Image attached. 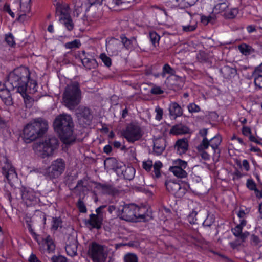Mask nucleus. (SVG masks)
Masks as SVG:
<instances>
[{
	"mask_svg": "<svg viewBox=\"0 0 262 262\" xmlns=\"http://www.w3.org/2000/svg\"><path fill=\"white\" fill-rule=\"evenodd\" d=\"M147 210L145 207H140L134 204L117 206V216L121 220L128 222H137L147 221L149 217Z\"/></svg>",
	"mask_w": 262,
	"mask_h": 262,
	"instance_id": "1",
	"label": "nucleus"
},
{
	"mask_svg": "<svg viewBox=\"0 0 262 262\" xmlns=\"http://www.w3.org/2000/svg\"><path fill=\"white\" fill-rule=\"evenodd\" d=\"M53 125L63 143L71 144L75 142L76 138L73 135L74 123L70 115L58 116L54 121Z\"/></svg>",
	"mask_w": 262,
	"mask_h": 262,
	"instance_id": "2",
	"label": "nucleus"
},
{
	"mask_svg": "<svg viewBox=\"0 0 262 262\" xmlns=\"http://www.w3.org/2000/svg\"><path fill=\"white\" fill-rule=\"evenodd\" d=\"M48 129V121L38 118L27 124L24 127L22 138L26 143H30L42 137Z\"/></svg>",
	"mask_w": 262,
	"mask_h": 262,
	"instance_id": "3",
	"label": "nucleus"
},
{
	"mask_svg": "<svg viewBox=\"0 0 262 262\" xmlns=\"http://www.w3.org/2000/svg\"><path fill=\"white\" fill-rule=\"evenodd\" d=\"M30 72L28 68L20 67L10 72L7 77V85L8 88L15 90L16 92H24L27 90Z\"/></svg>",
	"mask_w": 262,
	"mask_h": 262,
	"instance_id": "4",
	"label": "nucleus"
},
{
	"mask_svg": "<svg viewBox=\"0 0 262 262\" xmlns=\"http://www.w3.org/2000/svg\"><path fill=\"white\" fill-rule=\"evenodd\" d=\"M81 91L80 84L77 81H73L68 84L62 95L64 105L70 110H74L80 103Z\"/></svg>",
	"mask_w": 262,
	"mask_h": 262,
	"instance_id": "5",
	"label": "nucleus"
},
{
	"mask_svg": "<svg viewBox=\"0 0 262 262\" xmlns=\"http://www.w3.org/2000/svg\"><path fill=\"white\" fill-rule=\"evenodd\" d=\"M66 168V161L59 158L52 161L42 173L47 180L53 181L59 178L64 173Z\"/></svg>",
	"mask_w": 262,
	"mask_h": 262,
	"instance_id": "6",
	"label": "nucleus"
},
{
	"mask_svg": "<svg viewBox=\"0 0 262 262\" xmlns=\"http://www.w3.org/2000/svg\"><path fill=\"white\" fill-rule=\"evenodd\" d=\"M106 163L112 165L113 169L119 177L123 176L128 180H132L135 176V169L132 166L126 167L122 163H119L115 158H107L104 161V165Z\"/></svg>",
	"mask_w": 262,
	"mask_h": 262,
	"instance_id": "7",
	"label": "nucleus"
},
{
	"mask_svg": "<svg viewBox=\"0 0 262 262\" xmlns=\"http://www.w3.org/2000/svg\"><path fill=\"white\" fill-rule=\"evenodd\" d=\"M58 145V140L55 137L46 139L45 141L37 144L34 147L36 154L41 158H46L53 154Z\"/></svg>",
	"mask_w": 262,
	"mask_h": 262,
	"instance_id": "8",
	"label": "nucleus"
},
{
	"mask_svg": "<svg viewBox=\"0 0 262 262\" xmlns=\"http://www.w3.org/2000/svg\"><path fill=\"white\" fill-rule=\"evenodd\" d=\"M106 248L104 245L92 242L89 246L88 253L93 262H104L108 255Z\"/></svg>",
	"mask_w": 262,
	"mask_h": 262,
	"instance_id": "9",
	"label": "nucleus"
},
{
	"mask_svg": "<svg viewBox=\"0 0 262 262\" xmlns=\"http://www.w3.org/2000/svg\"><path fill=\"white\" fill-rule=\"evenodd\" d=\"M121 134L130 143L139 140L143 136L141 127L138 124L133 123L128 124L125 129L121 130Z\"/></svg>",
	"mask_w": 262,
	"mask_h": 262,
	"instance_id": "10",
	"label": "nucleus"
},
{
	"mask_svg": "<svg viewBox=\"0 0 262 262\" xmlns=\"http://www.w3.org/2000/svg\"><path fill=\"white\" fill-rule=\"evenodd\" d=\"M76 115L79 123L82 126L86 127L91 124L93 115L92 112L89 107L79 106L76 110Z\"/></svg>",
	"mask_w": 262,
	"mask_h": 262,
	"instance_id": "11",
	"label": "nucleus"
},
{
	"mask_svg": "<svg viewBox=\"0 0 262 262\" xmlns=\"http://www.w3.org/2000/svg\"><path fill=\"white\" fill-rule=\"evenodd\" d=\"M122 44L121 41L114 37L106 40V49L108 54L112 56L117 55L120 51Z\"/></svg>",
	"mask_w": 262,
	"mask_h": 262,
	"instance_id": "12",
	"label": "nucleus"
},
{
	"mask_svg": "<svg viewBox=\"0 0 262 262\" xmlns=\"http://www.w3.org/2000/svg\"><path fill=\"white\" fill-rule=\"evenodd\" d=\"M2 173L7 179L9 183L17 178V173L14 167L7 159H5L4 165L2 166Z\"/></svg>",
	"mask_w": 262,
	"mask_h": 262,
	"instance_id": "13",
	"label": "nucleus"
},
{
	"mask_svg": "<svg viewBox=\"0 0 262 262\" xmlns=\"http://www.w3.org/2000/svg\"><path fill=\"white\" fill-rule=\"evenodd\" d=\"M78 241L76 237L69 235L66 243L65 249L67 254L71 257L77 255Z\"/></svg>",
	"mask_w": 262,
	"mask_h": 262,
	"instance_id": "14",
	"label": "nucleus"
},
{
	"mask_svg": "<svg viewBox=\"0 0 262 262\" xmlns=\"http://www.w3.org/2000/svg\"><path fill=\"white\" fill-rule=\"evenodd\" d=\"M198 0H167L166 5L171 8L179 7L183 9L194 5Z\"/></svg>",
	"mask_w": 262,
	"mask_h": 262,
	"instance_id": "15",
	"label": "nucleus"
},
{
	"mask_svg": "<svg viewBox=\"0 0 262 262\" xmlns=\"http://www.w3.org/2000/svg\"><path fill=\"white\" fill-rule=\"evenodd\" d=\"M96 187L98 189L101 190L102 193L104 194L115 195L118 192V190L110 184L96 183Z\"/></svg>",
	"mask_w": 262,
	"mask_h": 262,
	"instance_id": "16",
	"label": "nucleus"
},
{
	"mask_svg": "<svg viewBox=\"0 0 262 262\" xmlns=\"http://www.w3.org/2000/svg\"><path fill=\"white\" fill-rule=\"evenodd\" d=\"M103 219L99 217L95 214H91L90 218L85 221V224L90 225L92 228L100 229L101 228Z\"/></svg>",
	"mask_w": 262,
	"mask_h": 262,
	"instance_id": "17",
	"label": "nucleus"
},
{
	"mask_svg": "<svg viewBox=\"0 0 262 262\" xmlns=\"http://www.w3.org/2000/svg\"><path fill=\"white\" fill-rule=\"evenodd\" d=\"M188 141L186 138L178 139L174 144V148L179 155L185 154L188 150Z\"/></svg>",
	"mask_w": 262,
	"mask_h": 262,
	"instance_id": "18",
	"label": "nucleus"
},
{
	"mask_svg": "<svg viewBox=\"0 0 262 262\" xmlns=\"http://www.w3.org/2000/svg\"><path fill=\"white\" fill-rule=\"evenodd\" d=\"M166 142L165 139L162 138L155 139L154 142V152L157 155H161L165 149Z\"/></svg>",
	"mask_w": 262,
	"mask_h": 262,
	"instance_id": "19",
	"label": "nucleus"
},
{
	"mask_svg": "<svg viewBox=\"0 0 262 262\" xmlns=\"http://www.w3.org/2000/svg\"><path fill=\"white\" fill-rule=\"evenodd\" d=\"M169 115L174 119L183 115V111L181 106L177 102H171L169 106Z\"/></svg>",
	"mask_w": 262,
	"mask_h": 262,
	"instance_id": "20",
	"label": "nucleus"
},
{
	"mask_svg": "<svg viewBox=\"0 0 262 262\" xmlns=\"http://www.w3.org/2000/svg\"><path fill=\"white\" fill-rule=\"evenodd\" d=\"M22 199L27 204H32L36 202L37 198L33 190L24 188L21 194Z\"/></svg>",
	"mask_w": 262,
	"mask_h": 262,
	"instance_id": "21",
	"label": "nucleus"
},
{
	"mask_svg": "<svg viewBox=\"0 0 262 262\" xmlns=\"http://www.w3.org/2000/svg\"><path fill=\"white\" fill-rule=\"evenodd\" d=\"M13 90L12 89L8 88L0 91V97L6 105L10 106L13 104V99L10 91Z\"/></svg>",
	"mask_w": 262,
	"mask_h": 262,
	"instance_id": "22",
	"label": "nucleus"
},
{
	"mask_svg": "<svg viewBox=\"0 0 262 262\" xmlns=\"http://www.w3.org/2000/svg\"><path fill=\"white\" fill-rule=\"evenodd\" d=\"M189 128L186 125L182 124H176L173 126L170 130V134L178 135L188 133Z\"/></svg>",
	"mask_w": 262,
	"mask_h": 262,
	"instance_id": "23",
	"label": "nucleus"
},
{
	"mask_svg": "<svg viewBox=\"0 0 262 262\" xmlns=\"http://www.w3.org/2000/svg\"><path fill=\"white\" fill-rule=\"evenodd\" d=\"M220 73L226 79H230L233 77L237 74V70L235 68L226 66L220 69Z\"/></svg>",
	"mask_w": 262,
	"mask_h": 262,
	"instance_id": "24",
	"label": "nucleus"
},
{
	"mask_svg": "<svg viewBox=\"0 0 262 262\" xmlns=\"http://www.w3.org/2000/svg\"><path fill=\"white\" fill-rule=\"evenodd\" d=\"M165 185L167 190L173 194H176L181 188V185L179 183L170 180L166 181Z\"/></svg>",
	"mask_w": 262,
	"mask_h": 262,
	"instance_id": "25",
	"label": "nucleus"
},
{
	"mask_svg": "<svg viewBox=\"0 0 262 262\" xmlns=\"http://www.w3.org/2000/svg\"><path fill=\"white\" fill-rule=\"evenodd\" d=\"M56 6V13L57 15H63L64 17L69 16V6L66 4L57 2Z\"/></svg>",
	"mask_w": 262,
	"mask_h": 262,
	"instance_id": "26",
	"label": "nucleus"
},
{
	"mask_svg": "<svg viewBox=\"0 0 262 262\" xmlns=\"http://www.w3.org/2000/svg\"><path fill=\"white\" fill-rule=\"evenodd\" d=\"M209 142L210 146L213 150V154H215L217 151L220 154V150L219 149V146L222 142V137L219 135H216L209 140Z\"/></svg>",
	"mask_w": 262,
	"mask_h": 262,
	"instance_id": "27",
	"label": "nucleus"
},
{
	"mask_svg": "<svg viewBox=\"0 0 262 262\" xmlns=\"http://www.w3.org/2000/svg\"><path fill=\"white\" fill-rule=\"evenodd\" d=\"M120 38L121 39V43L127 50L133 48L134 44L136 43V39L135 37L128 39L125 35H122Z\"/></svg>",
	"mask_w": 262,
	"mask_h": 262,
	"instance_id": "28",
	"label": "nucleus"
},
{
	"mask_svg": "<svg viewBox=\"0 0 262 262\" xmlns=\"http://www.w3.org/2000/svg\"><path fill=\"white\" fill-rule=\"evenodd\" d=\"M185 168H180L176 167H170L169 170L172 172L174 176L179 178H185L187 177V173L184 170Z\"/></svg>",
	"mask_w": 262,
	"mask_h": 262,
	"instance_id": "29",
	"label": "nucleus"
},
{
	"mask_svg": "<svg viewBox=\"0 0 262 262\" xmlns=\"http://www.w3.org/2000/svg\"><path fill=\"white\" fill-rule=\"evenodd\" d=\"M81 62L83 66L89 70L95 68L97 66L96 59L93 58L85 57L81 59Z\"/></svg>",
	"mask_w": 262,
	"mask_h": 262,
	"instance_id": "30",
	"label": "nucleus"
},
{
	"mask_svg": "<svg viewBox=\"0 0 262 262\" xmlns=\"http://www.w3.org/2000/svg\"><path fill=\"white\" fill-rule=\"evenodd\" d=\"M238 48L240 52L245 55H249L254 52L251 46L246 43L241 44L238 46Z\"/></svg>",
	"mask_w": 262,
	"mask_h": 262,
	"instance_id": "31",
	"label": "nucleus"
},
{
	"mask_svg": "<svg viewBox=\"0 0 262 262\" xmlns=\"http://www.w3.org/2000/svg\"><path fill=\"white\" fill-rule=\"evenodd\" d=\"M200 20L201 22L204 25H207L208 23L214 24L216 21V16L213 14L208 16L201 15Z\"/></svg>",
	"mask_w": 262,
	"mask_h": 262,
	"instance_id": "32",
	"label": "nucleus"
},
{
	"mask_svg": "<svg viewBox=\"0 0 262 262\" xmlns=\"http://www.w3.org/2000/svg\"><path fill=\"white\" fill-rule=\"evenodd\" d=\"M238 13V9L237 8H234L230 9L228 8L223 15L226 19H233Z\"/></svg>",
	"mask_w": 262,
	"mask_h": 262,
	"instance_id": "33",
	"label": "nucleus"
},
{
	"mask_svg": "<svg viewBox=\"0 0 262 262\" xmlns=\"http://www.w3.org/2000/svg\"><path fill=\"white\" fill-rule=\"evenodd\" d=\"M37 91V83L36 80L31 79L29 78V82L27 83L28 93L34 94Z\"/></svg>",
	"mask_w": 262,
	"mask_h": 262,
	"instance_id": "34",
	"label": "nucleus"
},
{
	"mask_svg": "<svg viewBox=\"0 0 262 262\" xmlns=\"http://www.w3.org/2000/svg\"><path fill=\"white\" fill-rule=\"evenodd\" d=\"M163 164L160 161H156L154 164L153 168L154 175L153 176L155 178L158 179L161 177V168Z\"/></svg>",
	"mask_w": 262,
	"mask_h": 262,
	"instance_id": "35",
	"label": "nucleus"
},
{
	"mask_svg": "<svg viewBox=\"0 0 262 262\" xmlns=\"http://www.w3.org/2000/svg\"><path fill=\"white\" fill-rule=\"evenodd\" d=\"M62 221L60 217H53L51 230L56 231L59 227L62 228Z\"/></svg>",
	"mask_w": 262,
	"mask_h": 262,
	"instance_id": "36",
	"label": "nucleus"
},
{
	"mask_svg": "<svg viewBox=\"0 0 262 262\" xmlns=\"http://www.w3.org/2000/svg\"><path fill=\"white\" fill-rule=\"evenodd\" d=\"M176 71L172 68L169 64L166 63L164 65L162 68V77H164L166 74L170 75H174Z\"/></svg>",
	"mask_w": 262,
	"mask_h": 262,
	"instance_id": "37",
	"label": "nucleus"
},
{
	"mask_svg": "<svg viewBox=\"0 0 262 262\" xmlns=\"http://www.w3.org/2000/svg\"><path fill=\"white\" fill-rule=\"evenodd\" d=\"M60 20H63L64 25L68 29V30L71 31L73 30L74 27V24L72 22V20L70 15L64 17V18L61 17L60 18Z\"/></svg>",
	"mask_w": 262,
	"mask_h": 262,
	"instance_id": "38",
	"label": "nucleus"
},
{
	"mask_svg": "<svg viewBox=\"0 0 262 262\" xmlns=\"http://www.w3.org/2000/svg\"><path fill=\"white\" fill-rule=\"evenodd\" d=\"M45 241L47 246L48 251L49 252H53L55 250V245L52 237L50 235H48L45 238Z\"/></svg>",
	"mask_w": 262,
	"mask_h": 262,
	"instance_id": "39",
	"label": "nucleus"
},
{
	"mask_svg": "<svg viewBox=\"0 0 262 262\" xmlns=\"http://www.w3.org/2000/svg\"><path fill=\"white\" fill-rule=\"evenodd\" d=\"M210 146L209 140L207 137L203 138L200 144L197 146V149L199 151L207 149Z\"/></svg>",
	"mask_w": 262,
	"mask_h": 262,
	"instance_id": "40",
	"label": "nucleus"
},
{
	"mask_svg": "<svg viewBox=\"0 0 262 262\" xmlns=\"http://www.w3.org/2000/svg\"><path fill=\"white\" fill-rule=\"evenodd\" d=\"M20 10L22 13L19 16L20 18L23 16H25L27 13H29L31 10L30 4L20 3Z\"/></svg>",
	"mask_w": 262,
	"mask_h": 262,
	"instance_id": "41",
	"label": "nucleus"
},
{
	"mask_svg": "<svg viewBox=\"0 0 262 262\" xmlns=\"http://www.w3.org/2000/svg\"><path fill=\"white\" fill-rule=\"evenodd\" d=\"M209 55L204 51H200L196 55L197 60L202 63L209 61Z\"/></svg>",
	"mask_w": 262,
	"mask_h": 262,
	"instance_id": "42",
	"label": "nucleus"
},
{
	"mask_svg": "<svg viewBox=\"0 0 262 262\" xmlns=\"http://www.w3.org/2000/svg\"><path fill=\"white\" fill-rule=\"evenodd\" d=\"M228 8V3L226 2H223L221 3H219L216 4L214 7V9L217 13H220L222 12H225L227 9Z\"/></svg>",
	"mask_w": 262,
	"mask_h": 262,
	"instance_id": "43",
	"label": "nucleus"
},
{
	"mask_svg": "<svg viewBox=\"0 0 262 262\" xmlns=\"http://www.w3.org/2000/svg\"><path fill=\"white\" fill-rule=\"evenodd\" d=\"M149 37L152 44L156 47V44H159L160 40V36L155 31L150 32L149 33Z\"/></svg>",
	"mask_w": 262,
	"mask_h": 262,
	"instance_id": "44",
	"label": "nucleus"
},
{
	"mask_svg": "<svg viewBox=\"0 0 262 262\" xmlns=\"http://www.w3.org/2000/svg\"><path fill=\"white\" fill-rule=\"evenodd\" d=\"M81 45L80 42L78 39H75L74 40L67 42L64 45V47L66 49H75V48H78Z\"/></svg>",
	"mask_w": 262,
	"mask_h": 262,
	"instance_id": "45",
	"label": "nucleus"
},
{
	"mask_svg": "<svg viewBox=\"0 0 262 262\" xmlns=\"http://www.w3.org/2000/svg\"><path fill=\"white\" fill-rule=\"evenodd\" d=\"M188 166L187 162L178 159L173 162V166L172 167H177L180 168H186Z\"/></svg>",
	"mask_w": 262,
	"mask_h": 262,
	"instance_id": "46",
	"label": "nucleus"
},
{
	"mask_svg": "<svg viewBox=\"0 0 262 262\" xmlns=\"http://www.w3.org/2000/svg\"><path fill=\"white\" fill-rule=\"evenodd\" d=\"M89 11H90L91 16L95 19H98L102 16V12L100 9L97 8V11L94 12V8L93 7H90L89 8Z\"/></svg>",
	"mask_w": 262,
	"mask_h": 262,
	"instance_id": "47",
	"label": "nucleus"
},
{
	"mask_svg": "<svg viewBox=\"0 0 262 262\" xmlns=\"http://www.w3.org/2000/svg\"><path fill=\"white\" fill-rule=\"evenodd\" d=\"M214 217L213 215H208L204 222L203 223V226L204 227H209L214 222Z\"/></svg>",
	"mask_w": 262,
	"mask_h": 262,
	"instance_id": "48",
	"label": "nucleus"
},
{
	"mask_svg": "<svg viewBox=\"0 0 262 262\" xmlns=\"http://www.w3.org/2000/svg\"><path fill=\"white\" fill-rule=\"evenodd\" d=\"M5 39L9 46L13 47L15 45L14 38L12 33H9L8 34H6Z\"/></svg>",
	"mask_w": 262,
	"mask_h": 262,
	"instance_id": "49",
	"label": "nucleus"
},
{
	"mask_svg": "<svg viewBox=\"0 0 262 262\" xmlns=\"http://www.w3.org/2000/svg\"><path fill=\"white\" fill-rule=\"evenodd\" d=\"M100 58L105 66L107 67H110L111 66V59L109 57H108L105 53L101 54L100 55Z\"/></svg>",
	"mask_w": 262,
	"mask_h": 262,
	"instance_id": "50",
	"label": "nucleus"
},
{
	"mask_svg": "<svg viewBox=\"0 0 262 262\" xmlns=\"http://www.w3.org/2000/svg\"><path fill=\"white\" fill-rule=\"evenodd\" d=\"M187 108L190 113H198L201 111L200 106L194 103H189L187 106Z\"/></svg>",
	"mask_w": 262,
	"mask_h": 262,
	"instance_id": "51",
	"label": "nucleus"
},
{
	"mask_svg": "<svg viewBox=\"0 0 262 262\" xmlns=\"http://www.w3.org/2000/svg\"><path fill=\"white\" fill-rule=\"evenodd\" d=\"M180 17L183 23L186 21H190L191 19V15L189 12L186 11L180 14Z\"/></svg>",
	"mask_w": 262,
	"mask_h": 262,
	"instance_id": "52",
	"label": "nucleus"
},
{
	"mask_svg": "<svg viewBox=\"0 0 262 262\" xmlns=\"http://www.w3.org/2000/svg\"><path fill=\"white\" fill-rule=\"evenodd\" d=\"M197 212L193 210L187 216L188 221L191 224H195L196 222Z\"/></svg>",
	"mask_w": 262,
	"mask_h": 262,
	"instance_id": "53",
	"label": "nucleus"
},
{
	"mask_svg": "<svg viewBox=\"0 0 262 262\" xmlns=\"http://www.w3.org/2000/svg\"><path fill=\"white\" fill-rule=\"evenodd\" d=\"M125 262H138V258L135 254L128 253L124 257Z\"/></svg>",
	"mask_w": 262,
	"mask_h": 262,
	"instance_id": "54",
	"label": "nucleus"
},
{
	"mask_svg": "<svg viewBox=\"0 0 262 262\" xmlns=\"http://www.w3.org/2000/svg\"><path fill=\"white\" fill-rule=\"evenodd\" d=\"M153 166L152 161L150 160L143 162L142 167L144 169L148 172L151 171Z\"/></svg>",
	"mask_w": 262,
	"mask_h": 262,
	"instance_id": "55",
	"label": "nucleus"
},
{
	"mask_svg": "<svg viewBox=\"0 0 262 262\" xmlns=\"http://www.w3.org/2000/svg\"><path fill=\"white\" fill-rule=\"evenodd\" d=\"M77 207L79 209V211L81 213H86L87 211L86 207L84 202L79 199L77 203Z\"/></svg>",
	"mask_w": 262,
	"mask_h": 262,
	"instance_id": "56",
	"label": "nucleus"
},
{
	"mask_svg": "<svg viewBox=\"0 0 262 262\" xmlns=\"http://www.w3.org/2000/svg\"><path fill=\"white\" fill-rule=\"evenodd\" d=\"M250 242L251 245L257 246L261 242L259 237L255 234H252L250 238Z\"/></svg>",
	"mask_w": 262,
	"mask_h": 262,
	"instance_id": "57",
	"label": "nucleus"
},
{
	"mask_svg": "<svg viewBox=\"0 0 262 262\" xmlns=\"http://www.w3.org/2000/svg\"><path fill=\"white\" fill-rule=\"evenodd\" d=\"M254 78V82L256 87L259 89L262 88V75L252 76Z\"/></svg>",
	"mask_w": 262,
	"mask_h": 262,
	"instance_id": "58",
	"label": "nucleus"
},
{
	"mask_svg": "<svg viewBox=\"0 0 262 262\" xmlns=\"http://www.w3.org/2000/svg\"><path fill=\"white\" fill-rule=\"evenodd\" d=\"M27 89L23 92H21L20 91L17 92V93H20L24 98L25 103L27 105L30 102L31 97L27 94Z\"/></svg>",
	"mask_w": 262,
	"mask_h": 262,
	"instance_id": "59",
	"label": "nucleus"
},
{
	"mask_svg": "<svg viewBox=\"0 0 262 262\" xmlns=\"http://www.w3.org/2000/svg\"><path fill=\"white\" fill-rule=\"evenodd\" d=\"M247 187L250 190H254L256 188V185L252 179H248L246 183Z\"/></svg>",
	"mask_w": 262,
	"mask_h": 262,
	"instance_id": "60",
	"label": "nucleus"
},
{
	"mask_svg": "<svg viewBox=\"0 0 262 262\" xmlns=\"http://www.w3.org/2000/svg\"><path fill=\"white\" fill-rule=\"evenodd\" d=\"M155 112H156V119L158 121H160L162 118L163 114V110L158 106L156 107Z\"/></svg>",
	"mask_w": 262,
	"mask_h": 262,
	"instance_id": "61",
	"label": "nucleus"
},
{
	"mask_svg": "<svg viewBox=\"0 0 262 262\" xmlns=\"http://www.w3.org/2000/svg\"><path fill=\"white\" fill-rule=\"evenodd\" d=\"M51 260L52 262H67L66 257L62 255H54L51 258Z\"/></svg>",
	"mask_w": 262,
	"mask_h": 262,
	"instance_id": "62",
	"label": "nucleus"
},
{
	"mask_svg": "<svg viewBox=\"0 0 262 262\" xmlns=\"http://www.w3.org/2000/svg\"><path fill=\"white\" fill-rule=\"evenodd\" d=\"M262 75V63L258 66L255 68L252 73V76Z\"/></svg>",
	"mask_w": 262,
	"mask_h": 262,
	"instance_id": "63",
	"label": "nucleus"
},
{
	"mask_svg": "<svg viewBox=\"0 0 262 262\" xmlns=\"http://www.w3.org/2000/svg\"><path fill=\"white\" fill-rule=\"evenodd\" d=\"M196 28V25H183L182 26V30L184 32H191L195 30Z\"/></svg>",
	"mask_w": 262,
	"mask_h": 262,
	"instance_id": "64",
	"label": "nucleus"
}]
</instances>
